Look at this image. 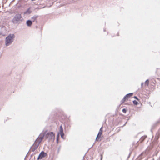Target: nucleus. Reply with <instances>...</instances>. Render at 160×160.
Masks as SVG:
<instances>
[{"label": "nucleus", "instance_id": "obj_17", "mask_svg": "<svg viewBox=\"0 0 160 160\" xmlns=\"http://www.w3.org/2000/svg\"><path fill=\"white\" fill-rule=\"evenodd\" d=\"M122 112L124 113H126L127 111V110L125 108H123L122 110Z\"/></svg>", "mask_w": 160, "mask_h": 160}, {"label": "nucleus", "instance_id": "obj_19", "mask_svg": "<svg viewBox=\"0 0 160 160\" xmlns=\"http://www.w3.org/2000/svg\"><path fill=\"white\" fill-rule=\"evenodd\" d=\"M102 155L101 154V158H100V160H102Z\"/></svg>", "mask_w": 160, "mask_h": 160}, {"label": "nucleus", "instance_id": "obj_9", "mask_svg": "<svg viewBox=\"0 0 160 160\" xmlns=\"http://www.w3.org/2000/svg\"><path fill=\"white\" fill-rule=\"evenodd\" d=\"M31 12L30 8H29L26 11L24 12V14L28 15L30 14Z\"/></svg>", "mask_w": 160, "mask_h": 160}, {"label": "nucleus", "instance_id": "obj_20", "mask_svg": "<svg viewBox=\"0 0 160 160\" xmlns=\"http://www.w3.org/2000/svg\"><path fill=\"white\" fill-rule=\"evenodd\" d=\"M134 98L138 100V98L137 97V96H134Z\"/></svg>", "mask_w": 160, "mask_h": 160}, {"label": "nucleus", "instance_id": "obj_5", "mask_svg": "<svg viewBox=\"0 0 160 160\" xmlns=\"http://www.w3.org/2000/svg\"><path fill=\"white\" fill-rule=\"evenodd\" d=\"M59 132H60V134L61 138L63 139H64V134L63 132V129L62 126V125H61L60 127Z\"/></svg>", "mask_w": 160, "mask_h": 160}, {"label": "nucleus", "instance_id": "obj_7", "mask_svg": "<svg viewBox=\"0 0 160 160\" xmlns=\"http://www.w3.org/2000/svg\"><path fill=\"white\" fill-rule=\"evenodd\" d=\"M27 26L28 27H30L32 24V21L28 20L26 22Z\"/></svg>", "mask_w": 160, "mask_h": 160}, {"label": "nucleus", "instance_id": "obj_12", "mask_svg": "<svg viewBox=\"0 0 160 160\" xmlns=\"http://www.w3.org/2000/svg\"><path fill=\"white\" fill-rule=\"evenodd\" d=\"M127 98L125 97V96H124L123 98V99L121 101V104H122L123 103H124L126 100Z\"/></svg>", "mask_w": 160, "mask_h": 160}, {"label": "nucleus", "instance_id": "obj_2", "mask_svg": "<svg viewBox=\"0 0 160 160\" xmlns=\"http://www.w3.org/2000/svg\"><path fill=\"white\" fill-rule=\"evenodd\" d=\"M15 36L13 34L8 35L5 39V44L7 46L10 45L13 42Z\"/></svg>", "mask_w": 160, "mask_h": 160}, {"label": "nucleus", "instance_id": "obj_3", "mask_svg": "<svg viewBox=\"0 0 160 160\" xmlns=\"http://www.w3.org/2000/svg\"><path fill=\"white\" fill-rule=\"evenodd\" d=\"M45 139H48L49 141L52 140L53 141L55 139V134L53 132H47V131L46 130L45 132Z\"/></svg>", "mask_w": 160, "mask_h": 160}, {"label": "nucleus", "instance_id": "obj_10", "mask_svg": "<svg viewBox=\"0 0 160 160\" xmlns=\"http://www.w3.org/2000/svg\"><path fill=\"white\" fill-rule=\"evenodd\" d=\"M102 127H101L100 128V129L99 130V131L98 134L97 138H100V137H101V136L102 133Z\"/></svg>", "mask_w": 160, "mask_h": 160}, {"label": "nucleus", "instance_id": "obj_13", "mask_svg": "<svg viewBox=\"0 0 160 160\" xmlns=\"http://www.w3.org/2000/svg\"><path fill=\"white\" fill-rule=\"evenodd\" d=\"M38 17V16H34L33 17H32V21L34 22V21H35L36 19Z\"/></svg>", "mask_w": 160, "mask_h": 160}, {"label": "nucleus", "instance_id": "obj_1", "mask_svg": "<svg viewBox=\"0 0 160 160\" xmlns=\"http://www.w3.org/2000/svg\"><path fill=\"white\" fill-rule=\"evenodd\" d=\"M23 20V18L21 15L19 13L16 14L12 20V22L14 24L19 25L22 23Z\"/></svg>", "mask_w": 160, "mask_h": 160}, {"label": "nucleus", "instance_id": "obj_8", "mask_svg": "<svg viewBox=\"0 0 160 160\" xmlns=\"http://www.w3.org/2000/svg\"><path fill=\"white\" fill-rule=\"evenodd\" d=\"M45 132L43 131L41 133V142L43 138H45Z\"/></svg>", "mask_w": 160, "mask_h": 160}, {"label": "nucleus", "instance_id": "obj_23", "mask_svg": "<svg viewBox=\"0 0 160 160\" xmlns=\"http://www.w3.org/2000/svg\"><path fill=\"white\" fill-rule=\"evenodd\" d=\"M58 138H57V143H58Z\"/></svg>", "mask_w": 160, "mask_h": 160}, {"label": "nucleus", "instance_id": "obj_11", "mask_svg": "<svg viewBox=\"0 0 160 160\" xmlns=\"http://www.w3.org/2000/svg\"><path fill=\"white\" fill-rule=\"evenodd\" d=\"M133 95L132 93H130L128 94H127L125 96L127 98H128L131 96H132Z\"/></svg>", "mask_w": 160, "mask_h": 160}, {"label": "nucleus", "instance_id": "obj_14", "mask_svg": "<svg viewBox=\"0 0 160 160\" xmlns=\"http://www.w3.org/2000/svg\"><path fill=\"white\" fill-rule=\"evenodd\" d=\"M146 137V136H143L140 139L141 142H142L143 141H144Z\"/></svg>", "mask_w": 160, "mask_h": 160}, {"label": "nucleus", "instance_id": "obj_21", "mask_svg": "<svg viewBox=\"0 0 160 160\" xmlns=\"http://www.w3.org/2000/svg\"><path fill=\"white\" fill-rule=\"evenodd\" d=\"M100 138H97V137L96 138V141H98V139H99Z\"/></svg>", "mask_w": 160, "mask_h": 160}, {"label": "nucleus", "instance_id": "obj_6", "mask_svg": "<svg viewBox=\"0 0 160 160\" xmlns=\"http://www.w3.org/2000/svg\"><path fill=\"white\" fill-rule=\"evenodd\" d=\"M47 153L45 152L44 151H42L41 152V159L44 157L47 156Z\"/></svg>", "mask_w": 160, "mask_h": 160}, {"label": "nucleus", "instance_id": "obj_26", "mask_svg": "<svg viewBox=\"0 0 160 160\" xmlns=\"http://www.w3.org/2000/svg\"><path fill=\"white\" fill-rule=\"evenodd\" d=\"M104 32H105V29H104Z\"/></svg>", "mask_w": 160, "mask_h": 160}, {"label": "nucleus", "instance_id": "obj_16", "mask_svg": "<svg viewBox=\"0 0 160 160\" xmlns=\"http://www.w3.org/2000/svg\"><path fill=\"white\" fill-rule=\"evenodd\" d=\"M133 103L135 105H137L138 104V102L136 100H134L133 101Z\"/></svg>", "mask_w": 160, "mask_h": 160}, {"label": "nucleus", "instance_id": "obj_24", "mask_svg": "<svg viewBox=\"0 0 160 160\" xmlns=\"http://www.w3.org/2000/svg\"><path fill=\"white\" fill-rule=\"evenodd\" d=\"M143 84V82H142V83H141V86H142H142Z\"/></svg>", "mask_w": 160, "mask_h": 160}, {"label": "nucleus", "instance_id": "obj_25", "mask_svg": "<svg viewBox=\"0 0 160 160\" xmlns=\"http://www.w3.org/2000/svg\"><path fill=\"white\" fill-rule=\"evenodd\" d=\"M44 8V7H42L41 6V7H40V8Z\"/></svg>", "mask_w": 160, "mask_h": 160}, {"label": "nucleus", "instance_id": "obj_22", "mask_svg": "<svg viewBox=\"0 0 160 160\" xmlns=\"http://www.w3.org/2000/svg\"><path fill=\"white\" fill-rule=\"evenodd\" d=\"M59 134H58L57 135V138H58V137H59Z\"/></svg>", "mask_w": 160, "mask_h": 160}, {"label": "nucleus", "instance_id": "obj_15", "mask_svg": "<svg viewBox=\"0 0 160 160\" xmlns=\"http://www.w3.org/2000/svg\"><path fill=\"white\" fill-rule=\"evenodd\" d=\"M149 83V80L148 79H147L145 82V85L148 86Z\"/></svg>", "mask_w": 160, "mask_h": 160}, {"label": "nucleus", "instance_id": "obj_4", "mask_svg": "<svg viewBox=\"0 0 160 160\" xmlns=\"http://www.w3.org/2000/svg\"><path fill=\"white\" fill-rule=\"evenodd\" d=\"M38 140L37 141V139L36 140L34 143L31 147L30 150L32 151H34L38 147L39 145L40 144V134L38 137Z\"/></svg>", "mask_w": 160, "mask_h": 160}, {"label": "nucleus", "instance_id": "obj_18", "mask_svg": "<svg viewBox=\"0 0 160 160\" xmlns=\"http://www.w3.org/2000/svg\"><path fill=\"white\" fill-rule=\"evenodd\" d=\"M40 153H39L38 158V160H39V159H40Z\"/></svg>", "mask_w": 160, "mask_h": 160}]
</instances>
